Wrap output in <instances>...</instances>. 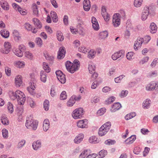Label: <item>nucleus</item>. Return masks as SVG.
Returning <instances> with one entry per match:
<instances>
[{"label":"nucleus","mask_w":158,"mask_h":158,"mask_svg":"<svg viewBox=\"0 0 158 158\" xmlns=\"http://www.w3.org/2000/svg\"><path fill=\"white\" fill-rule=\"evenodd\" d=\"M1 5L2 8L5 10H8L9 9V7L8 4L6 1H2L1 2Z\"/></svg>","instance_id":"nucleus-32"},{"label":"nucleus","mask_w":158,"mask_h":158,"mask_svg":"<svg viewBox=\"0 0 158 158\" xmlns=\"http://www.w3.org/2000/svg\"><path fill=\"white\" fill-rule=\"evenodd\" d=\"M24 27L28 31L31 30L32 26L29 23H26L24 24Z\"/></svg>","instance_id":"nucleus-63"},{"label":"nucleus","mask_w":158,"mask_h":158,"mask_svg":"<svg viewBox=\"0 0 158 158\" xmlns=\"http://www.w3.org/2000/svg\"><path fill=\"white\" fill-rule=\"evenodd\" d=\"M0 33L2 36L5 38H7L9 36L10 33L9 31L5 29L1 30Z\"/></svg>","instance_id":"nucleus-29"},{"label":"nucleus","mask_w":158,"mask_h":158,"mask_svg":"<svg viewBox=\"0 0 158 158\" xmlns=\"http://www.w3.org/2000/svg\"><path fill=\"white\" fill-rule=\"evenodd\" d=\"M84 138V135L83 134H80L76 136L74 140V142L77 144L80 143Z\"/></svg>","instance_id":"nucleus-20"},{"label":"nucleus","mask_w":158,"mask_h":158,"mask_svg":"<svg viewBox=\"0 0 158 158\" xmlns=\"http://www.w3.org/2000/svg\"><path fill=\"white\" fill-rule=\"evenodd\" d=\"M158 87V82L154 81L151 82L146 87V89L148 91H151L157 89Z\"/></svg>","instance_id":"nucleus-6"},{"label":"nucleus","mask_w":158,"mask_h":158,"mask_svg":"<svg viewBox=\"0 0 158 158\" xmlns=\"http://www.w3.org/2000/svg\"><path fill=\"white\" fill-rule=\"evenodd\" d=\"M84 9L86 11H88L90 7V2L89 0H84L83 3Z\"/></svg>","instance_id":"nucleus-19"},{"label":"nucleus","mask_w":158,"mask_h":158,"mask_svg":"<svg viewBox=\"0 0 158 158\" xmlns=\"http://www.w3.org/2000/svg\"><path fill=\"white\" fill-rule=\"evenodd\" d=\"M56 35L58 40L60 41H62L64 39L62 33L60 31L57 32Z\"/></svg>","instance_id":"nucleus-38"},{"label":"nucleus","mask_w":158,"mask_h":158,"mask_svg":"<svg viewBox=\"0 0 158 158\" xmlns=\"http://www.w3.org/2000/svg\"><path fill=\"white\" fill-rule=\"evenodd\" d=\"M44 108L46 111H48L49 109V102L48 100H45L44 103Z\"/></svg>","instance_id":"nucleus-48"},{"label":"nucleus","mask_w":158,"mask_h":158,"mask_svg":"<svg viewBox=\"0 0 158 158\" xmlns=\"http://www.w3.org/2000/svg\"><path fill=\"white\" fill-rule=\"evenodd\" d=\"M143 0H135L134 5L136 7H139L142 4Z\"/></svg>","instance_id":"nucleus-44"},{"label":"nucleus","mask_w":158,"mask_h":158,"mask_svg":"<svg viewBox=\"0 0 158 158\" xmlns=\"http://www.w3.org/2000/svg\"><path fill=\"white\" fill-rule=\"evenodd\" d=\"M53 22L56 23L58 21V18L56 13L53 11H52L50 13Z\"/></svg>","instance_id":"nucleus-36"},{"label":"nucleus","mask_w":158,"mask_h":158,"mask_svg":"<svg viewBox=\"0 0 158 158\" xmlns=\"http://www.w3.org/2000/svg\"><path fill=\"white\" fill-rule=\"evenodd\" d=\"M144 41V39L143 38H138L137 40L135 41L134 45V48L135 50H138L139 49Z\"/></svg>","instance_id":"nucleus-9"},{"label":"nucleus","mask_w":158,"mask_h":158,"mask_svg":"<svg viewBox=\"0 0 158 158\" xmlns=\"http://www.w3.org/2000/svg\"><path fill=\"white\" fill-rule=\"evenodd\" d=\"M149 14V7L148 6L145 7L141 14L142 20L143 21L147 19Z\"/></svg>","instance_id":"nucleus-7"},{"label":"nucleus","mask_w":158,"mask_h":158,"mask_svg":"<svg viewBox=\"0 0 158 158\" xmlns=\"http://www.w3.org/2000/svg\"><path fill=\"white\" fill-rule=\"evenodd\" d=\"M97 138L95 136H92L89 138V143H96L98 142Z\"/></svg>","instance_id":"nucleus-39"},{"label":"nucleus","mask_w":158,"mask_h":158,"mask_svg":"<svg viewBox=\"0 0 158 158\" xmlns=\"http://www.w3.org/2000/svg\"><path fill=\"white\" fill-rule=\"evenodd\" d=\"M107 152L105 150H102L101 151L99 152V155L101 158L104 157L105 156Z\"/></svg>","instance_id":"nucleus-62"},{"label":"nucleus","mask_w":158,"mask_h":158,"mask_svg":"<svg viewBox=\"0 0 158 158\" xmlns=\"http://www.w3.org/2000/svg\"><path fill=\"white\" fill-rule=\"evenodd\" d=\"M4 48L1 49V52L2 53L8 54L10 51L11 48L10 43L8 42H6L4 44Z\"/></svg>","instance_id":"nucleus-8"},{"label":"nucleus","mask_w":158,"mask_h":158,"mask_svg":"<svg viewBox=\"0 0 158 158\" xmlns=\"http://www.w3.org/2000/svg\"><path fill=\"white\" fill-rule=\"evenodd\" d=\"M111 126V123L110 122H108L105 123L102 126H103V127L105 128L108 131L110 129Z\"/></svg>","instance_id":"nucleus-47"},{"label":"nucleus","mask_w":158,"mask_h":158,"mask_svg":"<svg viewBox=\"0 0 158 158\" xmlns=\"http://www.w3.org/2000/svg\"><path fill=\"white\" fill-rule=\"evenodd\" d=\"M151 101L149 99H147L143 103V107L144 109H148L150 106Z\"/></svg>","instance_id":"nucleus-23"},{"label":"nucleus","mask_w":158,"mask_h":158,"mask_svg":"<svg viewBox=\"0 0 158 158\" xmlns=\"http://www.w3.org/2000/svg\"><path fill=\"white\" fill-rule=\"evenodd\" d=\"M32 118L31 115L27 118L25 126L28 129L35 130L37 128L38 122L37 120L34 121Z\"/></svg>","instance_id":"nucleus-2"},{"label":"nucleus","mask_w":158,"mask_h":158,"mask_svg":"<svg viewBox=\"0 0 158 158\" xmlns=\"http://www.w3.org/2000/svg\"><path fill=\"white\" fill-rule=\"evenodd\" d=\"M77 20V29L80 30V33L81 34L83 35L84 31V23L82 20L81 17L79 16H78L76 17Z\"/></svg>","instance_id":"nucleus-3"},{"label":"nucleus","mask_w":158,"mask_h":158,"mask_svg":"<svg viewBox=\"0 0 158 158\" xmlns=\"http://www.w3.org/2000/svg\"><path fill=\"white\" fill-rule=\"evenodd\" d=\"M11 99L14 100L16 99L19 104L23 105L26 100L25 96L20 91L16 90L15 92H12L10 96Z\"/></svg>","instance_id":"nucleus-1"},{"label":"nucleus","mask_w":158,"mask_h":158,"mask_svg":"<svg viewBox=\"0 0 158 158\" xmlns=\"http://www.w3.org/2000/svg\"><path fill=\"white\" fill-rule=\"evenodd\" d=\"M12 35L15 40L17 42L20 40L21 39V36L19 32L16 30H14L12 31Z\"/></svg>","instance_id":"nucleus-14"},{"label":"nucleus","mask_w":158,"mask_h":158,"mask_svg":"<svg viewBox=\"0 0 158 158\" xmlns=\"http://www.w3.org/2000/svg\"><path fill=\"white\" fill-rule=\"evenodd\" d=\"M133 52H132L127 53L126 55L127 59L129 60H131L132 59V57L133 55Z\"/></svg>","instance_id":"nucleus-59"},{"label":"nucleus","mask_w":158,"mask_h":158,"mask_svg":"<svg viewBox=\"0 0 158 158\" xmlns=\"http://www.w3.org/2000/svg\"><path fill=\"white\" fill-rule=\"evenodd\" d=\"M88 69L90 73H94L95 69L94 64L92 63H90L89 64Z\"/></svg>","instance_id":"nucleus-33"},{"label":"nucleus","mask_w":158,"mask_h":158,"mask_svg":"<svg viewBox=\"0 0 158 158\" xmlns=\"http://www.w3.org/2000/svg\"><path fill=\"white\" fill-rule=\"evenodd\" d=\"M102 15L106 21H108L109 20L110 15L106 12V9L104 6H102Z\"/></svg>","instance_id":"nucleus-13"},{"label":"nucleus","mask_w":158,"mask_h":158,"mask_svg":"<svg viewBox=\"0 0 158 158\" xmlns=\"http://www.w3.org/2000/svg\"><path fill=\"white\" fill-rule=\"evenodd\" d=\"M108 131L103 127V126H102L99 129L98 134L100 136H102L106 134Z\"/></svg>","instance_id":"nucleus-30"},{"label":"nucleus","mask_w":158,"mask_h":158,"mask_svg":"<svg viewBox=\"0 0 158 158\" xmlns=\"http://www.w3.org/2000/svg\"><path fill=\"white\" fill-rule=\"evenodd\" d=\"M115 143V141L114 140H111L110 139H108L105 141V143L108 145H110L112 144H114Z\"/></svg>","instance_id":"nucleus-53"},{"label":"nucleus","mask_w":158,"mask_h":158,"mask_svg":"<svg viewBox=\"0 0 158 158\" xmlns=\"http://www.w3.org/2000/svg\"><path fill=\"white\" fill-rule=\"evenodd\" d=\"M23 45H20L19 46V48L14 51L13 52L17 56L19 57H22L23 55L22 51L21 50L23 48Z\"/></svg>","instance_id":"nucleus-15"},{"label":"nucleus","mask_w":158,"mask_h":158,"mask_svg":"<svg viewBox=\"0 0 158 158\" xmlns=\"http://www.w3.org/2000/svg\"><path fill=\"white\" fill-rule=\"evenodd\" d=\"M121 107V105L119 103L116 102L114 103L112 106V108L113 109H111V111L112 112H115L117 110L119 109Z\"/></svg>","instance_id":"nucleus-22"},{"label":"nucleus","mask_w":158,"mask_h":158,"mask_svg":"<svg viewBox=\"0 0 158 158\" xmlns=\"http://www.w3.org/2000/svg\"><path fill=\"white\" fill-rule=\"evenodd\" d=\"M67 98L66 92L65 91H63L60 95V99L61 100L66 99Z\"/></svg>","instance_id":"nucleus-49"},{"label":"nucleus","mask_w":158,"mask_h":158,"mask_svg":"<svg viewBox=\"0 0 158 158\" xmlns=\"http://www.w3.org/2000/svg\"><path fill=\"white\" fill-rule=\"evenodd\" d=\"M43 130L45 131H47L49 128V121L47 119H45L43 123Z\"/></svg>","instance_id":"nucleus-18"},{"label":"nucleus","mask_w":158,"mask_h":158,"mask_svg":"<svg viewBox=\"0 0 158 158\" xmlns=\"http://www.w3.org/2000/svg\"><path fill=\"white\" fill-rule=\"evenodd\" d=\"M33 12L34 15L36 16H38V10L37 6L35 4L33 6Z\"/></svg>","instance_id":"nucleus-41"},{"label":"nucleus","mask_w":158,"mask_h":158,"mask_svg":"<svg viewBox=\"0 0 158 158\" xmlns=\"http://www.w3.org/2000/svg\"><path fill=\"white\" fill-rule=\"evenodd\" d=\"M33 22L34 24L38 28H40L42 27V24L40 21L37 19L34 18L33 19Z\"/></svg>","instance_id":"nucleus-27"},{"label":"nucleus","mask_w":158,"mask_h":158,"mask_svg":"<svg viewBox=\"0 0 158 158\" xmlns=\"http://www.w3.org/2000/svg\"><path fill=\"white\" fill-rule=\"evenodd\" d=\"M25 55L26 57L30 59L31 60L33 58V56L32 54L29 51L26 52Z\"/></svg>","instance_id":"nucleus-55"},{"label":"nucleus","mask_w":158,"mask_h":158,"mask_svg":"<svg viewBox=\"0 0 158 158\" xmlns=\"http://www.w3.org/2000/svg\"><path fill=\"white\" fill-rule=\"evenodd\" d=\"M18 11L23 15H25L27 14L26 10L25 9H23L22 8H19Z\"/></svg>","instance_id":"nucleus-64"},{"label":"nucleus","mask_w":158,"mask_h":158,"mask_svg":"<svg viewBox=\"0 0 158 158\" xmlns=\"http://www.w3.org/2000/svg\"><path fill=\"white\" fill-rule=\"evenodd\" d=\"M15 65L17 67L22 68L24 67L25 63L23 61L17 60L14 62Z\"/></svg>","instance_id":"nucleus-28"},{"label":"nucleus","mask_w":158,"mask_h":158,"mask_svg":"<svg viewBox=\"0 0 158 158\" xmlns=\"http://www.w3.org/2000/svg\"><path fill=\"white\" fill-rule=\"evenodd\" d=\"M83 109L81 108L76 109L73 112V117L75 119L81 118L83 114Z\"/></svg>","instance_id":"nucleus-4"},{"label":"nucleus","mask_w":158,"mask_h":158,"mask_svg":"<svg viewBox=\"0 0 158 158\" xmlns=\"http://www.w3.org/2000/svg\"><path fill=\"white\" fill-rule=\"evenodd\" d=\"M78 51L81 52L85 53L88 52L89 50L87 49L85 47H81L79 48Z\"/></svg>","instance_id":"nucleus-52"},{"label":"nucleus","mask_w":158,"mask_h":158,"mask_svg":"<svg viewBox=\"0 0 158 158\" xmlns=\"http://www.w3.org/2000/svg\"><path fill=\"white\" fill-rule=\"evenodd\" d=\"M136 139V136L135 135H131L125 141V142L127 144H131L133 143Z\"/></svg>","instance_id":"nucleus-26"},{"label":"nucleus","mask_w":158,"mask_h":158,"mask_svg":"<svg viewBox=\"0 0 158 158\" xmlns=\"http://www.w3.org/2000/svg\"><path fill=\"white\" fill-rule=\"evenodd\" d=\"M45 57L46 59L48 60L50 63H52L54 60V57L47 54H45Z\"/></svg>","instance_id":"nucleus-45"},{"label":"nucleus","mask_w":158,"mask_h":158,"mask_svg":"<svg viewBox=\"0 0 158 158\" xmlns=\"http://www.w3.org/2000/svg\"><path fill=\"white\" fill-rule=\"evenodd\" d=\"M150 31L152 33L154 34L156 32L157 30V27L154 23H151L150 26Z\"/></svg>","instance_id":"nucleus-21"},{"label":"nucleus","mask_w":158,"mask_h":158,"mask_svg":"<svg viewBox=\"0 0 158 158\" xmlns=\"http://www.w3.org/2000/svg\"><path fill=\"white\" fill-rule=\"evenodd\" d=\"M3 136L4 138H7L8 137V131L7 130L5 129H2V131Z\"/></svg>","instance_id":"nucleus-57"},{"label":"nucleus","mask_w":158,"mask_h":158,"mask_svg":"<svg viewBox=\"0 0 158 158\" xmlns=\"http://www.w3.org/2000/svg\"><path fill=\"white\" fill-rule=\"evenodd\" d=\"M25 142H26L25 140H22L19 143L18 145V147L19 148L22 147L24 145Z\"/></svg>","instance_id":"nucleus-61"},{"label":"nucleus","mask_w":158,"mask_h":158,"mask_svg":"<svg viewBox=\"0 0 158 158\" xmlns=\"http://www.w3.org/2000/svg\"><path fill=\"white\" fill-rule=\"evenodd\" d=\"M1 120L2 123L4 125H7L9 124V121L4 115H2L1 116Z\"/></svg>","instance_id":"nucleus-35"},{"label":"nucleus","mask_w":158,"mask_h":158,"mask_svg":"<svg viewBox=\"0 0 158 158\" xmlns=\"http://www.w3.org/2000/svg\"><path fill=\"white\" fill-rule=\"evenodd\" d=\"M128 93V91L123 90L122 91L121 94H120V96L121 98L125 97L127 96Z\"/></svg>","instance_id":"nucleus-60"},{"label":"nucleus","mask_w":158,"mask_h":158,"mask_svg":"<svg viewBox=\"0 0 158 158\" xmlns=\"http://www.w3.org/2000/svg\"><path fill=\"white\" fill-rule=\"evenodd\" d=\"M41 142L39 140H37L36 142H34L32 144L33 148L35 150H38L41 147Z\"/></svg>","instance_id":"nucleus-24"},{"label":"nucleus","mask_w":158,"mask_h":158,"mask_svg":"<svg viewBox=\"0 0 158 158\" xmlns=\"http://www.w3.org/2000/svg\"><path fill=\"white\" fill-rule=\"evenodd\" d=\"M115 98L114 96H111L108 98L105 101L106 104H110L112 103L115 100Z\"/></svg>","instance_id":"nucleus-40"},{"label":"nucleus","mask_w":158,"mask_h":158,"mask_svg":"<svg viewBox=\"0 0 158 158\" xmlns=\"http://www.w3.org/2000/svg\"><path fill=\"white\" fill-rule=\"evenodd\" d=\"M15 83L17 87H19L24 85L22 80H15Z\"/></svg>","instance_id":"nucleus-37"},{"label":"nucleus","mask_w":158,"mask_h":158,"mask_svg":"<svg viewBox=\"0 0 158 158\" xmlns=\"http://www.w3.org/2000/svg\"><path fill=\"white\" fill-rule=\"evenodd\" d=\"M13 105L12 104L10 103V102H8V110L10 113H12L13 112Z\"/></svg>","instance_id":"nucleus-50"},{"label":"nucleus","mask_w":158,"mask_h":158,"mask_svg":"<svg viewBox=\"0 0 158 158\" xmlns=\"http://www.w3.org/2000/svg\"><path fill=\"white\" fill-rule=\"evenodd\" d=\"M87 120L86 119L81 120L77 123V126L81 128H86L87 127Z\"/></svg>","instance_id":"nucleus-11"},{"label":"nucleus","mask_w":158,"mask_h":158,"mask_svg":"<svg viewBox=\"0 0 158 158\" xmlns=\"http://www.w3.org/2000/svg\"><path fill=\"white\" fill-rule=\"evenodd\" d=\"M79 67V63L77 61H75L72 66L69 69H67V70L71 73H73L77 71Z\"/></svg>","instance_id":"nucleus-10"},{"label":"nucleus","mask_w":158,"mask_h":158,"mask_svg":"<svg viewBox=\"0 0 158 158\" xmlns=\"http://www.w3.org/2000/svg\"><path fill=\"white\" fill-rule=\"evenodd\" d=\"M88 57L90 59L93 58L96 54V52L93 50H91L89 52L88 51Z\"/></svg>","instance_id":"nucleus-43"},{"label":"nucleus","mask_w":158,"mask_h":158,"mask_svg":"<svg viewBox=\"0 0 158 158\" xmlns=\"http://www.w3.org/2000/svg\"><path fill=\"white\" fill-rule=\"evenodd\" d=\"M30 87L27 88V90L32 95L34 94L33 90H35V84L33 82H30L29 83Z\"/></svg>","instance_id":"nucleus-17"},{"label":"nucleus","mask_w":158,"mask_h":158,"mask_svg":"<svg viewBox=\"0 0 158 158\" xmlns=\"http://www.w3.org/2000/svg\"><path fill=\"white\" fill-rule=\"evenodd\" d=\"M56 74L57 79H65V75L60 70L56 71Z\"/></svg>","instance_id":"nucleus-25"},{"label":"nucleus","mask_w":158,"mask_h":158,"mask_svg":"<svg viewBox=\"0 0 158 158\" xmlns=\"http://www.w3.org/2000/svg\"><path fill=\"white\" fill-rule=\"evenodd\" d=\"M75 97L74 96H72L67 102V105L68 106H72L75 103V100H73V98H75Z\"/></svg>","instance_id":"nucleus-34"},{"label":"nucleus","mask_w":158,"mask_h":158,"mask_svg":"<svg viewBox=\"0 0 158 158\" xmlns=\"http://www.w3.org/2000/svg\"><path fill=\"white\" fill-rule=\"evenodd\" d=\"M90 150L89 149L84 150L80 155L79 158H85L87 155L89 154Z\"/></svg>","instance_id":"nucleus-31"},{"label":"nucleus","mask_w":158,"mask_h":158,"mask_svg":"<svg viewBox=\"0 0 158 158\" xmlns=\"http://www.w3.org/2000/svg\"><path fill=\"white\" fill-rule=\"evenodd\" d=\"M117 55H118V58L121 57L123 58L124 55V51L123 50H121L118 52H117Z\"/></svg>","instance_id":"nucleus-56"},{"label":"nucleus","mask_w":158,"mask_h":158,"mask_svg":"<svg viewBox=\"0 0 158 158\" xmlns=\"http://www.w3.org/2000/svg\"><path fill=\"white\" fill-rule=\"evenodd\" d=\"M28 104L32 108H33L35 105V104L33 100L31 98H29L27 99Z\"/></svg>","instance_id":"nucleus-42"},{"label":"nucleus","mask_w":158,"mask_h":158,"mask_svg":"<svg viewBox=\"0 0 158 158\" xmlns=\"http://www.w3.org/2000/svg\"><path fill=\"white\" fill-rule=\"evenodd\" d=\"M106 108H102L97 111V114L99 115H102L106 112Z\"/></svg>","instance_id":"nucleus-51"},{"label":"nucleus","mask_w":158,"mask_h":158,"mask_svg":"<svg viewBox=\"0 0 158 158\" xmlns=\"http://www.w3.org/2000/svg\"><path fill=\"white\" fill-rule=\"evenodd\" d=\"M91 21L93 28L95 30H98L99 28V25L96 18L95 17H92Z\"/></svg>","instance_id":"nucleus-16"},{"label":"nucleus","mask_w":158,"mask_h":158,"mask_svg":"<svg viewBox=\"0 0 158 158\" xmlns=\"http://www.w3.org/2000/svg\"><path fill=\"white\" fill-rule=\"evenodd\" d=\"M47 73L44 71H42L40 72V79H46L47 77Z\"/></svg>","instance_id":"nucleus-58"},{"label":"nucleus","mask_w":158,"mask_h":158,"mask_svg":"<svg viewBox=\"0 0 158 158\" xmlns=\"http://www.w3.org/2000/svg\"><path fill=\"white\" fill-rule=\"evenodd\" d=\"M35 41L37 45L39 47H41L42 45V41L40 37H38L36 38Z\"/></svg>","instance_id":"nucleus-54"},{"label":"nucleus","mask_w":158,"mask_h":158,"mask_svg":"<svg viewBox=\"0 0 158 158\" xmlns=\"http://www.w3.org/2000/svg\"><path fill=\"white\" fill-rule=\"evenodd\" d=\"M65 48L63 47H60L58 52V58L60 59L63 58L65 55Z\"/></svg>","instance_id":"nucleus-12"},{"label":"nucleus","mask_w":158,"mask_h":158,"mask_svg":"<svg viewBox=\"0 0 158 158\" xmlns=\"http://www.w3.org/2000/svg\"><path fill=\"white\" fill-rule=\"evenodd\" d=\"M120 15L116 13L114 14L113 17V23L115 27H118L120 24Z\"/></svg>","instance_id":"nucleus-5"},{"label":"nucleus","mask_w":158,"mask_h":158,"mask_svg":"<svg viewBox=\"0 0 158 158\" xmlns=\"http://www.w3.org/2000/svg\"><path fill=\"white\" fill-rule=\"evenodd\" d=\"M108 32L106 31L101 32L100 33V37L102 39L106 38L108 36Z\"/></svg>","instance_id":"nucleus-46"}]
</instances>
